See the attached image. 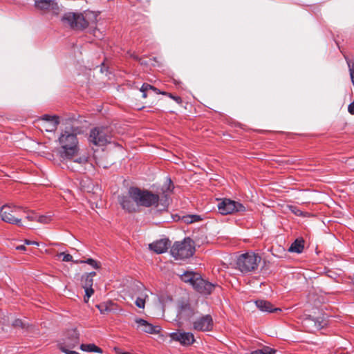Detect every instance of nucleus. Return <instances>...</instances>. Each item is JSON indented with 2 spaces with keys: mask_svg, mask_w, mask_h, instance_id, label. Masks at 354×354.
<instances>
[{
  "mask_svg": "<svg viewBox=\"0 0 354 354\" xmlns=\"http://www.w3.org/2000/svg\"><path fill=\"white\" fill-rule=\"evenodd\" d=\"M192 325L195 330L209 332L213 330L214 322L210 315H205L197 318Z\"/></svg>",
  "mask_w": 354,
  "mask_h": 354,
  "instance_id": "f8f14e48",
  "label": "nucleus"
},
{
  "mask_svg": "<svg viewBox=\"0 0 354 354\" xmlns=\"http://www.w3.org/2000/svg\"><path fill=\"white\" fill-rule=\"evenodd\" d=\"M58 257H63L62 261L65 262L73 261V256L64 252H60L57 254Z\"/></svg>",
  "mask_w": 354,
  "mask_h": 354,
  "instance_id": "72a5a7b5",
  "label": "nucleus"
},
{
  "mask_svg": "<svg viewBox=\"0 0 354 354\" xmlns=\"http://www.w3.org/2000/svg\"><path fill=\"white\" fill-rule=\"evenodd\" d=\"M276 351L268 346H264L261 349L252 351L250 354H274Z\"/></svg>",
  "mask_w": 354,
  "mask_h": 354,
  "instance_id": "b1692460",
  "label": "nucleus"
},
{
  "mask_svg": "<svg viewBox=\"0 0 354 354\" xmlns=\"http://www.w3.org/2000/svg\"><path fill=\"white\" fill-rule=\"evenodd\" d=\"M140 91L141 92H147L148 93L150 91H153L154 93H160V91L157 88L154 87L153 86H151L149 84L145 83L141 86Z\"/></svg>",
  "mask_w": 354,
  "mask_h": 354,
  "instance_id": "a878e982",
  "label": "nucleus"
},
{
  "mask_svg": "<svg viewBox=\"0 0 354 354\" xmlns=\"http://www.w3.org/2000/svg\"><path fill=\"white\" fill-rule=\"evenodd\" d=\"M17 250H26V247L24 245H19L17 247Z\"/></svg>",
  "mask_w": 354,
  "mask_h": 354,
  "instance_id": "37998d69",
  "label": "nucleus"
},
{
  "mask_svg": "<svg viewBox=\"0 0 354 354\" xmlns=\"http://www.w3.org/2000/svg\"><path fill=\"white\" fill-rule=\"evenodd\" d=\"M53 121H59V117L57 115H44L39 120V122L42 123L43 122H53Z\"/></svg>",
  "mask_w": 354,
  "mask_h": 354,
  "instance_id": "c85d7f7f",
  "label": "nucleus"
},
{
  "mask_svg": "<svg viewBox=\"0 0 354 354\" xmlns=\"http://www.w3.org/2000/svg\"><path fill=\"white\" fill-rule=\"evenodd\" d=\"M22 208L12 204L3 205L0 208V217L4 222L21 225Z\"/></svg>",
  "mask_w": 354,
  "mask_h": 354,
  "instance_id": "39448f33",
  "label": "nucleus"
},
{
  "mask_svg": "<svg viewBox=\"0 0 354 354\" xmlns=\"http://www.w3.org/2000/svg\"><path fill=\"white\" fill-rule=\"evenodd\" d=\"M168 96L170 98L174 100L178 103H180L182 102V100H181V98L180 97H178V96H174L171 93L168 94Z\"/></svg>",
  "mask_w": 354,
  "mask_h": 354,
  "instance_id": "4c0bfd02",
  "label": "nucleus"
},
{
  "mask_svg": "<svg viewBox=\"0 0 354 354\" xmlns=\"http://www.w3.org/2000/svg\"><path fill=\"white\" fill-rule=\"evenodd\" d=\"M86 158L85 157H80L75 159L74 161L77 163H85L86 162Z\"/></svg>",
  "mask_w": 354,
  "mask_h": 354,
  "instance_id": "58836bf2",
  "label": "nucleus"
},
{
  "mask_svg": "<svg viewBox=\"0 0 354 354\" xmlns=\"http://www.w3.org/2000/svg\"><path fill=\"white\" fill-rule=\"evenodd\" d=\"M79 342L80 334L77 330L71 329L67 331L62 344L59 346V348L61 349V347H65L66 348L71 349L77 346Z\"/></svg>",
  "mask_w": 354,
  "mask_h": 354,
  "instance_id": "4468645a",
  "label": "nucleus"
},
{
  "mask_svg": "<svg viewBox=\"0 0 354 354\" xmlns=\"http://www.w3.org/2000/svg\"><path fill=\"white\" fill-rule=\"evenodd\" d=\"M194 315V310L188 299H180L177 303V315L178 321L187 320Z\"/></svg>",
  "mask_w": 354,
  "mask_h": 354,
  "instance_id": "9d476101",
  "label": "nucleus"
},
{
  "mask_svg": "<svg viewBox=\"0 0 354 354\" xmlns=\"http://www.w3.org/2000/svg\"><path fill=\"white\" fill-rule=\"evenodd\" d=\"M160 201H120V205L122 208L128 213H133L140 211L141 207H155L159 206Z\"/></svg>",
  "mask_w": 354,
  "mask_h": 354,
  "instance_id": "0eeeda50",
  "label": "nucleus"
},
{
  "mask_svg": "<svg viewBox=\"0 0 354 354\" xmlns=\"http://www.w3.org/2000/svg\"><path fill=\"white\" fill-rule=\"evenodd\" d=\"M13 326L15 327H20V328H25L26 324L24 323V322L20 319H17L13 322L12 324Z\"/></svg>",
  "mask_w": 354,
  "mask_h": 354,
  "instance_id": "f704fd0d",
  "label": "nucleus"
},
{
  "mask_svg": "<svg viewBox=\"0 0 354 354\" xmlns=\"http://www.w3.org/2000/svg\"><path fill=\"white\" fill-rule=\"evenodd\" d=\"M111 140L109 129L104 127H96L90 132L89 141L96 146H104Z\"/></svg>",
  "mask_w": 354,
  "mask_h": 354,
  "instance_id": "6e6552de",
  "label": "nucleus"
},
{
  "mask_svg": "<svg viewBox=\"0 0 354 354\" xmlns=\"http://www.w3.org/2000/svg\"><path fill=\"white\" fill-rule=\"evenodd\" d=\"M164 203L161 204V206L162 207L160 208H158L157 211H162V210H165L167 206V202L168 201L167 200H165V201H162Z\"/></svg>",
  "mask_w": 354,
  "mask_h": 354,
  "instance_id": "a19ab883",
  "label": "nucleus"
},
{
  "mask_svg": "<svg viewBox=\"0 0 354 354\" xmlns=\"http://www.w3.org/2000/svg\"><path fill=\"white\" fill-rule=\"evenodd\" d=\"M80 262L84 263H87L95 269H99L101 267V263L99 261H97L96 260L91 259V258L87 259L85 261H81Z\"/></svg>",
  "mask_w": 354,
  "mask_h": 354,
  "instance_id": "cd10ccee",
  "label": "nucleus"
},
{
  "mask_svg": "<svg viewBox=\"0 0 354 354\" xmlns=\"http://www.w3.org/2000/svg\"><path fill=\"white\" fill-rule=\"evenodd\" d=\"M86 275L91 276V278L93 279V277H95L96 275V272H90L88 274H86Z\"/></svg>",
  "mask_w": 354,
  "mask_h": 354,
  "instance_id": "79ce46f5",
  "label": "nucleus"
},
{
  "mask_svg": "<svg viewBox=\"0 0 354 354\" xmlns=\"http://www.w3.org/2000/svg\"><path fill=\"white\" fill-rule=\"evenodd\" d=\"M195 251L190 238H185L181 242H176L171 248V254L176 259H185L192 257Z\"/></svg>",
  "mask_w": 354,
  "mask_h": 354,
  "instance_id": "20e7f679",
  "label": "nucleus"
},
{
  "mask_svg": "<svg viewBox=\"0 0 354 354\" xmlns=\"http://www.w3.org/2000/svg\"><path fill=\"white\" fill-rule=\"evenodd\" d=\"M35 5L37 8L41 10H50L55 13L59 10L58 4L54 0H37Z\"/></svg>",
  "mask_w": 354,
  "mask_h": 354,
  "instance_id": "2eb2a0df",
  "label": "nucleus"
},
{
  "mask_svg": "<svg viewBox=\"0 0 354 354\" xmlns=\"http://www.w3.org/2000/svg\"><path fill=\"white\" fill-rule=\"evenodd\" d=\"M290 209L297 216H299L302 213L301 210L297 209V207H295L290 206Z\"/></svg>",
  "mask_w": 354,
  "mask_h": 354,
  "instance_id": "e433bc0d",
  "label": "nucleus"
},
{
  "mask_svg": "<svg viewBox=\"0 0 354 354\" xmlns=\"http://www.w3.org/2000/svg\"><path fill=\"white\" fill-rule=\"evenodd\" d=\"M80 349L83 351H86V352H95V353H102V350L94 344H82L80 345Z\"/></svg>",
  "mask_w": 354,
  "mask_h": 354,
  "instance_id": "4be33fe9",
  "label": "nucleus"
},
{
  "mask_svg": "<svg viewBox=\"0 0 354 354\" xmlns=\"http://www.w3.org/2000/svg\"><path fill=\"white\" fill-rule=\"evenodd\" d=\"M26 243L30 245V244H36V245H38L37 243L36 242H32V241H26Z\"/></svg>",
  "mask_w": 354,
  "mask_h": 354,
  "instance_id": "a18cd8bd",
  "label": "nucleus"
},
{
  "mask_svg": "<svg viewBox=\"0 0 354 354\" xmlns=\"http://www.w3.org/2000/svg\"><path fill=\"white\" fill-rule=\"evenodd\" d=\"M96 307L99 309L101 313L104 314L106 312L110 311V308L107 306L106 304L102 303L96 306Z\"/></svg>",
  "mask_w": 354,
  "mask_h": 354,
  "instance_id": "2f4dec72",
  "label": "nucleus"
},
{
  "mask_svg": "<svg viewBox=\"0 0 354 354\" xmlns=\"http://www.w3.org/2000/svg\"><path fill=\"white\" fill-rule=\"evenodd\" d=\"M183 220L185 223L190 224L201 221L202 218L201 216L193 214L183 216Z\"/></svg>",
  "mask_w": 354,
  "mask_h": 354,
  "instance_id": "5701e85b",
  "label": "nucleus"
},
{
  "mask_svg": "<svg viewBox=\"0 0 354 354\" xmlns=\"http://www.w3.org/2000/svg\"><path fill=\"white\" fill-rule=\"evenodd\" d=\"M346 62L348 66L351 82L354 85V61L352 62L350 59H346Z\"/></svg>",
  "mask_w": 354,
  "mask_h": 354,
  "instance_id": "c756f323",
  "label": "nucleus"
},
{
  "mask_svg": "<svg viewBox=\"0 0 354 354\" xmlns=\"http://www.w3.org/2000/svg\"><path fill=\"white\" fill-rule=\"evenodd\" d=\"M218 209L223 215L232 214L245 210V207L236 201H221L218 204Z\"/></svg>",
  "mask_w": 354,
  "mask_h": 354,
  "instance_id": "1a4fd4ad",
  "label": "nucleus"
},
{
  "mask_svg": "<svg viewBox=\"0 0 354 354\" xmlns=\"http://www.w3.org/2000/svg\"><path fill=\"white\" fill-rule=\"evenodd\" d=\"M257 307L262 312H268V313H277L278 311H281V308H274L272 304L266 300H257L255 301Z\"/></svg>",
  "mask_w": 354,
  "mask_h": 354,
  "instance_id": "a211bd4d",
  "label": "nucleus"
},
{
  "mask_svg": "<svg viewBox=\"0 0 354 354\" xmlns=\"http://www.w3.org/2000/svg\"><path fill=\"white\" fill-rule=\"evenodd\" d=\"M196 279V280L193 283V288L201 295H210L214 288L217 286V284L211 283L207 280L204 279L200 274Z\"/></svg>",
  "mask_w": 354,
  "mask_h": 354,
  "instance_id": "9b49d317",
  "label": "nucleus"
},
{
  "mask_svg": "<svg viewBox=\"0 0 354 354\" xmlns=\"http://www.w3.org/2000/svg\"><path fill=\"white\" fill-rule=\"evenodd\" d=\"M348 110L351 114L354 115V102L348 105Z\"/></svg>",
  "mask_w": 354,
  "mask_h": 354,
  "instance_id": "ea45409f",
  "label": "nucleus"
},
{
  "mask_svg": "<svg viewBox=\"0 0 354 354\" xmlns=\"http://www.w3.org/2000/svg\"><path fill=\"white\" fill-rule=\"evenodd\" d=\"M147 297H148L147 294H142L141 296L138 297L135 301L136 305L140 308H144Z\"/></svg>",
  "mask_w": 354,
  "mask_h": 354,
  "instance_id": "bb28decb",
  "label": "nucleus"
},
{
  "mask_svg": "<svg viewBox=\"0 0 354 354\" xmlns=\"http://www.w3.org/2000/svg\"><path fill=\"white\" fill-rule=\"evenodd\" d=\"M85 290V296H84V301L87 303L88 301L89 298L94 293V290L92 287H83Z\"/></svg>",
  "mask_w": 354,
  "mask_h": 354,
  "instance_id": "7c9ffc66",
  "label": "nucleus"
},
{
  "mask_svg": "<svg viewBox=\"0 0 354 354\" xmlns=\"http://www.w3.org/2000/svg\"><path fill=\"white\" fill-rule=\"evenodd\" d=\"M199 274L194 272H185L181 275V279L185 283H189L192 286Z\"/></svg>",
  "mask_w": 354,
  "mask_h": 354,
  "instance_id": "aec40b11",
  "label": "nucleus"
},
{
  "mask_svg": "<svg viewBox=\"0 0 354 354\" xmlns=\"http://www.w3.org/2000/svg\"><path fill=\"white\" fill-rule=\"evenodd\" d=\"M81 133L79 127L67 126L62 130L57 142L59 155L64 160H72L79 154L80 148L77 136Z\"/></svg>",
  "mask_w": 354,
  "mask_h": 354,
  "instance_id": "f257e3e1",
  "label": "nucleus"
},
{
  "mask_svg": "<svg viewBox=\"0 0 354 354\" xmlns=\"http://www.w3.org/2000/svg\"><path fill=\"white\" fill-rule=\"evenodd\" d=\"M87 201L89 203L91 207L93 209H95V208H100V207H102L103 206V203H104V201H100V205L98 204L97 201Z\"/></svg>",
  "mask_w": 354,
  "mask_h": 354,
  "instance_id": "473e14b6",
  "label": "nucleus"
},
{
  "mask_svg": "<svg viewBox=\"0 0 354 354\" xmlns=\"http://www.w3.org/2000/svg\"><path fill=\"white\" fill-rule=\"evenodd\" d=\"M97 12L90 10L83 13L68 12L62 16V21L73 29L82 30L88 26L95 25L97 21Z\"/></svg>",
  "mask_w": 354,
  "mask_h": 354,
  "instance_id": "f03ea898",
  "label": "nucleus"
},
{
  "mask_svg": "<svg viewBox=\"0 0 354 354\" xmlns=\"http://www.w3.org/2000/svg\"><path fill=\"white\" fill-rule=\"evenodd\" d=\"M59 121L43 122L40 123L41 127L47 132H53L57 129Z\"/></svg>",
  "mask_w": 354,
  "mask_h": 354,
  "instance_id": "412c9836",
  "label": "nucleus"
},
{
  "mask_svg": "<svg viewBox=\"0 0 354 354\" xmlns=\"http://www.w3.org/2000/svg\"><path fill=\"white\" fill-rule=\"evenodd\" d=\"M172 340L178 342L182 346H189L194 344L195 338L193 333L178 330L169 334Z\"/></svg>",
  "mask_w": 354,
  "mask_h": 354,
  "instance_id": "ddd939ff",
  "label": "nucleus"
},
{
  "mask_svg": "<svg viewBox=\"0 0 354 354\" xmlns=\"http://www.w3.org/2000/svg\"><path fill=\"white\" fill-rule=\"evenodd\" d=\"M82 282L83 287H92L93 284V279L91 276L84 274L82 277Z\"/></svg>",
  "mask_w": 354,
  "mask_h": 354,
  "instance_id": "393cba45",
  "label": "nucleus"
},
{
  "mask_svg": "<svg viewBox=\"0 0 354 354\" xmlns=\"http://www.w3.org/2000/svg\"><path fill=\"white\" fill-rule=\"evenodd\" d=\"M136 322L138 324V326L142 327V331L147 333L158 334L161 330L160 326L153 325L142 318H137Z\"/></svg>",
  "mask_w": 354,
  "mask_h": 354,
  "instance_id": "dca6fc26",
  "label": "nucleus"
},
{
  "mask_svg": "<svg viewBox=\"0 0 354 354\" xmlns=\"http://www.w3.org/2000/svg\"><path fill=\"white\" fill-rule=\"evenodd\" d=\"M156 94H162V95H167L168 96V94H169V93H167V92H165V91H160V93H156Z\"/></svg>",
  "mask_w": 354,
  "mask_h": 354,
  "instance_id": "c03bdc74",
  "label": "nucleus"
},
{
  "mask_svg": "<svg viewBox=\"0 0 354 354\" xmlns=\"http://www.w3.org/2000/svg\"><path fill=\"white\" fill-rule=\"evenodd\" d=\"M215 199L218 200V199H228V198L226 197H223V198H216Z\"/></svg>",
  "mask_w": 354,
  "mask_h": 354,
  "instance_id": "de8ad7c7",
  "label": "nucleus"
},
{
  "mask_svg": "<svg viewBox=\"0 0 354 354\" xmlns=\"http://www.w3.org/2000/svg\"><path fill=\"white\" fill-rule=\"evenodd\" d=\"M303 239H296L290 245L288 251L290 252L301 253L304 248Z\"/></svg>",
  "mask_w": 354,
  "mask_h": 354,
  "instance_id": "6ab92c4d",
  "label": "nucleus"
},
{
  "mask_svg": "<svg viewBox=\"0 0 354 354\" xmlns=\"http://www.w3.org/2000/svg\"><path fill=\"white\" fill-rule=\"evenodd\" d=\"M61 351L66 354H80L76 351H71V349L66 348L65 347H61Z\"/></svg>",
  "mask_w": 354,
  "mask_h": 354,
  "instance_id": "c9c22d12",
  "label": "nucleus"
},
{
  "mask_svg": "<svg viewBox=\"0 0 354 354\" xmlns=\"http://www.w3.org/2000/svg\"><path fill=\"white\" fill-rule=\"evenodd\" d=\"M170 245V241L164 239L149 244V248L157 254H162L167 250Z\"/></svg>",
  "mask_w": 354,
  "mask_h": 354,
  "instance_id": "f3484780",
  "label": "nucleus"
},
{
  "mask_svg": "<svg viewBox=\"0 0 354 354\" xmlns=\"http://www.w3.org/2000/svg\"><path fill=\"white\" fill-rule=\"evenodd\" d=\"M142 97L143 98H146L147 97V92H142Z\"/></svg>",
  "mask_w": 354,
  "mask_h": 354,
  "instance_id": "49530a36",
  "label": "nucleus"
},
{
  "mask_svg": "<svg viewBox=\"0 0 354 354\" xmlns=\"http://www.w3.org/2000/svg\"><path fill=\"white\" fill-rule=\"evenodd\" d=\"M261 257L253 252H247L240 255L236 261L238 269L243 273L256 270Z\"/></svg>",
  "mask_w": 354,
  "mask_h": 354,
  "instance_id": "423d86ee",
  "label": "nucleus"
},
{
  "mask_svg": "<svg viewBox=\"0 0 354 354\" xmlns=\"http://www.w3.org/2000/svg\"><path fill=\"white\" fill-rule=\"evenodd\" d=\"M174 189V184L170 178H167L164 184L153 194L148 190H142L138 187H131L129 189V194L131 199H167L171 197Z\"/></svg>",
  "mask_w": 354,
  "mask_h": 354,
  "instance_id": "7ed1b4c3",
  "label": "nucleus"
}]
</instances>
